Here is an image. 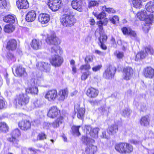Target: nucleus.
Masks as SVG:
<instances>
[{
	"label": "nucleus",
	"mask_w": 154,
	"mask_h": 154,
	"mask_svg": "<svg viewBox=\"0 0 154 154\" xmlns=\"http://www.w3.org/2000/svg\"><path fill=\"white\" fill-rule=\"evenodd\" d=\"M36 66L39 67L41 70H44L46 72L49 71L50 69V65L47 63L40 62L38 63V65H37Z\"/></svg>",
	"instance_id": "5701e85b"
},
{
	"label": "nucleus",
	"mask_w": 154,
	"mask_h": 154,
	"mask_svg": "<svg viewBox=\"0 0 154 154\" xmlns=\"http://www.w3.org/2000/svg\"><path fill=\"white\" fill-rule=\"evenodd\" d=\"M105 22H103L102 20L100 21H98L97 23V24L98 25V27H99V30L100 31V35H101V33H103V25H106V23H107V20L106 19L105 20ZM103 35V34L102 35Z\"/></svg>",
	"instance_id": "ea45409f"
},
{
	"label": "nucleus",
	"mask_w": 154,
	"mask_h": 154,
	"mask_svg": "<svg viewBox=\"0 0 154 154\" xmlns=\"http://www.w3.org/2000/svg\"><path fill=\"white\" fill-rule=\"evenodd\" d=\"M17 47V42L14 39L10 40L7 43L6 48L7 49L11 51L16 49Z\"/></svg>",
	"instance_id": "4be33fe9"
},
{
	"label": "nucleus",
	"mask_w": 154,
	"mask_h": 154,
	"mask_svg": "<svg viewBox=\"0 0 154 154\" xmlns=\"http://www.w3.org/2000/svg\"><path fill=\"white\" fill-rule=\"evenodd\" d=\"M58 39L56 35L54 34L47 36L46 42L48 44L53 45L51 49L52 53H56L60 48L58 45Z\"/></svg>",
	"instance_id": "f257e3e1"
},
{
	"label": "nucleus",
	"mask_w": 154,
	"mask_h": 154,
	"mask_svg": "<svg viewBox=\"0 0 154 154\" xmlns=\"http://www.w3.org/2000/svg\"><path fill=\"white\" fill-rule=\"evenodd\" d=\"M109 20L113 24H115L119 23V19L118 16H115L112 17H110Z\"/></svg>",
	"instance_id": "a18cd8bd"
},
{
	"label": "nucleus",
	"mask_w": 154,
	"mask_h": 154,
	"mask_svg": "<svg viewBox=\"0 0 154 154\" xmlns=\"http://www.w3.org/2000/svg\"><path fill=\"white\" fill-rule=\"evenodd\" d=\"M114 54L116 56L117 58L119 59L122 58L124 56L123 52L119 51H116L115 52Z\"/></svg>",
	"instance_id": "5fc2aeb1"
},
{
	"label": "nucleus",
	"mask_w": 154,
	"mask_h": 154,
	"mask_svg": "<svg viewBox=\"0 0 154 154\" xmlns=\"http://www.w3.org/2000/svg\"><path fill=\"white\" fill-rule=\"evenodd\" d=\"M118 130V125L115 124L109 127L107 131L109 134L112 135L116 133L117 132Z\"/></svg>",
	"instance_id": "c756f323"
},
{
	"label": "nucleus",
	"mask_w": 154,
	"mask_h": 154,
	"mask_svg": "<svg viewBox=\"0 0 154 154\" xmlns=\"http://www.w3.org/2000/svg\"><path fill=\"white\" fill-rule=\"evenodd\" d=\"M125 154L129 153L132 152L133 150V146L129 143H125Z\"/></svg>",
	"instance_id": "79ce46f5"
},
{
	"label": "nucleus",
	"mask_w": 154,
	"mask_h": 154,
	"mask_svg": "<svg viewBox=\"0 0 154 154\" xmlns=\"http://www.w3.org/2000/svg\"><path fill=\"white\" fill-rule=\"evenodd\" d=\"M8 128L4 122H0V132H6L8 131Z\"/></svg>",
	"instance_id": "4c0bfd02"
},
{
	"label": "nucleus",
	"mask_w": 154,
	"mask_h": 154,
	"mask_svg": "<svg viewBox=\"0 0 154 154\" xmlns=\"http://www.w3.org/2000/svg\"><path fill=\"white\" fill-rule=\"evenodd\" d=\"M7 6V2L6 0H0V8H6Z\"/></svg>",
	"instance_id": "8fccbe9b"
},
{
	"label": "nucleus",
	"mask_w": 154,
	"mask_h": 154,
	"mask_svg": "<svg viewBox=\"0 0 154 154\" xmlns=\"http://www.w3.org/2000/svg\"><path fill=\"white\" fill-rule=\"evenodd\" d=\"M130 110L126 108L123 110L122 115L125 117H128L130 115Z\"/></svg>",
	"instance_id": "3c124183"
},
{
	"label": "nucleus",
	"mask_w": 154,
	"mask_h": 154,
	"mask_svg": "<svg viewBox=\"0 0 154 154\" xmlns=\"http://www.w3.org/2000/svg\"><path fill=\"white\" fill-rule=\"evenodd\" d=\"M11 134V137L8 138V140L12 143V144L16 147H19L18 145L19 140L17 139L20 135V131L18 129H16L12 131Z\"/></svg>",
	"instance_id": "39448f33"
},
{
	"label": "nucleus",
	"mask_w": 154,
	"mask_h": 154,
	"mask_svg": "<svg viewBox=\"0 0 154 154\" xmlns=\"http://www.w3.org/2000/svg\"><path fill=\"white\" fill-rule=\"evenodd\" d=\"M75 111L78 112L77 117L79 119H82L85 113V109L83 108H79V107H77L76 108L75 106Z\"/></svg>",
	"instance_id": "c85d7f7f"
},
{
	"label": "nucleus",
	"mask_w": 154,
	"mask_h": 154,
	"mask_svg": "<svg viewBox=\"0 0 154 154\" xmlns=\"http://www.w3.org/2000/svg\"><path fill=\"white\" fill-rule=\"evenodd\" d=\"M7 57L9 59L13 60V61L15 60V59L13 55L11 53H8V54Z\"/></svg>",
	"instance_id": "680f3d73"
},
{
	"label": "nucleus",
	"mask_w": 154,
	"mask_h": 154,
	"mask_svg": "<svg viewBox=\"0 0 154 154\" xmlns=\"http://www.w3.org/2000/svg\"><path fill=\"white\" fill-rule=\"evenodd\" d=\"M60 22L63 26L68 27L73 26L75 23L73 17L68 14H63L60 19Z\"/></svg>",
	"instance_id": "7ed1b4c3"
},
{
	"label": "nucleus",
	"mask_w": 154,
	"mask_h": 154,
	"mask_svg": "<svg viewBox=\"0 0 154 154\" xmlns=\"http://www.w3.org/2000/svg\"><path fill=\"white\" fill-rule=\"evenodd\" d=\"M146 10L150 13H153L154 11V2L150 1L148 2L145 6Z\"/></svg>",
	"instance_id": "7c9ffc66"
},
{
	"label": "nucleus",
	"mask_w": 154,
	"mask_h": 154,
	"mask_svg": "<svg viewBox=\"0 0 154 154\" xmlns=\"http://www.w3.org/2000/svg\"><path fill=\"white\" fill-rule=\"evenodd\" d=\"M60 111L55 106H53L51 107L48 113V116L49 117L54 118L59 115Z\"/></svg>",
	"instance_id": "ddd939ff"
},
{
	"label": "nucleus",
	"mask_w": 154,
	"mask_h": 154,
	"mask_svg": "<svg viewBox=\"0 0 154 154\" xmlns=\"http://www.w3.org/2000/svg\"><path fill=\"white\" fill-rule=\"evenodd\" d=\"M91 74V72L89 71L83 73L81 76V79L82 80L85 81L88 78V76Z\"/></svg>",
	"instance_id": "c03bdc74"
},
{
	"label": "nucleus",
	"mask_w": 154,
	"mask_h": 154,
	"mask_svg": "<svg viewBox=\"0 0 154 154\" xmlns=\"http://www.w3.org/2000/svg\"><path fill=\"white\" fill-rule=\"evenodd\" d=\"M50 61L53 66L55 67L59 66H60L63 63V59L60 56L55 54L54 56L52 57Z\"/></svg>",
	"instance_id": "9b49d317"
},
{
	"label": "nucleus",
	"mask_w": 154,
	"mask_h": 154,
	"mask_svg": "<svg viewBox=\"0 0 154 154\" xmlns=\"http://www.w3.org/2000/svg\"><path fill=\"white\" fill-rule=\"evenodd\" d=\"M15 72L17 76H26L27 74L25 69L21 66H17L16 67Z\"/></svg>",
	"instance_id": "f3484780"
},
{
	"label": "nucleus",
	"mask_w": 154,
	"mask_h": 154,
	"mask_svg": "<svg viewBox=\"0 0 154 154\" xmlns=\"http://www.w3.org/2000/svg\"><path fill=\"white\" fill-rule=\"evenodd\" d=\"M150 118L148 116H144L141 118L140 121V124L141 126H147L149 125Z\"/></svg>",
	"instance_id": "cd10ccee"
},
{
	"label": "nucleus",
	"mask_w": 154,
	"mask_h": 154,
	"mask_svg": "<svg viewBox=\"0 0 154 154\" xmlns=\"http://www.w3.org/2000/svg\"><path fill=\"white\" fill-rule=\"evenodd\" d=\"M86 94L90 97L95 98L98 95V91L93 88H91L88 89Z\"/></svg>",
	"instance_id": "aec40b11"
},
{
	"label": "nucleus",
	"mask_w": 154,
	"mask_h": 154,
	"mask_svg": "<svg viewBox=\"0 0 154 154\" xmlns=\"http://www.w3.org/2000/svg\"><path fill=\"white\" fill-rule=\"evenodd\" d=\"M100 137L103 138L107 139V137L106 135V132L105 131L102 132V134L100 136Z\"/></svg>",
	"instance_id": "338daca9"
},
{
	"label": "nucleus",
	"mask_w": 154,
	"mask_h": 154,
	"mask_svg": "<svg viewBox=\"0 0 154 154\" xmlns=\"http://www.w3.org/2000/svg\"><path fill=\"white\" fill-rule=\"evenodd\" d=\"M57 96V93L56 90H50L47 92L45 96V98L49 101H52L54 100Z\"/></svg>",
	"instance_id": "f8f14e48"
},
{
	"label": "nucleus",
	"mask_w": 154,
	"mask_h": 154,
	"mask_svg": "<svg viewBox=\"0 0 154 154\" xmlns=\"http://www.w3.org/2000/svg\"><path fill=\"white\" fill-rule=\"evenodd\" d=\"M18 8L20 9H25L28 8L29 6L27 0H18L16 2Z\"/></svg>",
	"instance_id": "dca6fc26"
},
{
	"label": "nucleus",
	"mask_w": 154,
	"mask_h": 154,
	"mask_svg": "<svg viewBox=\"0 0 154 154\" xmlns=\"http://www.w3.org/2000/svg\"><path fill=\"white\" fill-rule=\"evenodd\" d=\"M102 66L101 65H98L93 67L92 68L93 71L96 72L99 71L101 68Z\"/></svg>",
	"instance_id": "13d9d810"
},
{
	"label": "nucleus",
	"mask_w": 154,
	"mask_h": 154,
	"mask_svg": "<svg viewBox=\"0 0 154 154\" xmlns=\"http://www.w3.org/2000/svg\"><path fill=\"white\" fill-rule=\"evenodd\" d=\"M103 9L104 10H105V11L109 13H114L115 12V10L112 8H106V7H105V8L104 9V7H103Z\"/></svg>",
	"instance_id": "6e6d98bb"
},
{
	"label": "nucleus",
	"mask_w": 154,
	"mask_h": 154,
	"mask_svg": "<svg viewBox=\"0 0 154 154\" xmlns=\"http://www.w3.org/2000/svg\"><path fill=\"white\" fill-rule=\"evenodd\" d=\"M152 13L149 14H147L146 15V21H149V23H151L152 21L153 20L154 18L153 14H152Z\"/></svg>",
	"instance_id": "de8ad7c7"
},
{
	"label": "nucleus",
	"mask_w": 154,
	"mask_h": 154,
	"mask_svg": "<svg viewBox=\"0 0 154 154\" xmlns=\"http://www.w3.org/2000/svg\"><path fill=\"white\" fill-rule=\"evenodd\" d=\"M72 8L79 12L82 11L84 5L82 0H73L71 5Z\"/></svg>",
	"instance_id": "9d476101"
},
{
	"label": "nucleus",
	"mask_w": 154,
	"mask_h": 154,
	"mask_svg": "<svg viewBox=\"0 0 154 154\" xmlns=\"http://www.w3.org/2000/svg\"><path fill=\"white\" fill-rule=\"evenodd\" d=\"M146 137L148 138H151L154 137V134L152 131H149L148 132Z\"/></svg>",
	"instance_id": "bf43d9fd"
},
{
	"label": "nucleus",
	"mask_w": 154,
	"mask_h": 154,
	"mask_svg": "<svg viewBox=\"0 0 154 154\" xmlns=\"http://www.w3.org/2000/svg\"><path fill=\"white\" fill-rule=\"evenodd\" d=\"M17 20L15 16L14 15H8L3 17V20L5 22L9 23L10 24L14 23Z\"/></svg>",
	"instance_id": "412c9836"
},
{
	"label": "nucleus",
	"mask_w": 154,
	"mask_h": 154,
	"mask_svg": "<svg viewBox=\"0 0 154 154\" xmlns=\"http://www.w3.org/2000/svg\"><path fill=\"white\" fill-rule=\"evenodd\" d=\"M26 92L31 94H37L38 92V89L36 87H29L26 89Z\"/></svg>",
	"instance_id": "473e14b6"
},
{
	"label": "nucleus",
	"mask_w": 154,
	"mask_h": 154,
	"mask_svg": "<svg viewBox=\"0 0 154 154\" xmlns=\"http://www.w3.org/2000/svg\"><path fill=\"white\" fill-rule=\"evenodd\" d=\"M58 3H61V1L60 0H49L48 3H53L54 4H57Z\"/></svg>",
	"instance_id": "0e129e2a"
},
{
	"label": "nucleus",
	"mask_w": 154,
	"mask_h": 154,
	"mask_svg": "<svg viewBox=\"0 0 154 154\" xmlns=\"http://www.w3.org/2000/svg\"><path fill=\"white\" fill-rule=\"evenodd\" d=\"M60 3H58L57 4L48 3V5L52 11H57L59 9L60 7Z\"/></svg>",
	"instance_id": "72a5a7b5"
},
{
	"label": "nucleus",
	"mask_w": 154,
	"mask_h": 154,
	"mask_svg": "<svg viewBox=\"0 0 154 154\" xmlns=\"http://www.w3.org/2000/svg\"><path fill=\"white\" fill-rule=\"evenodd\" d=\"M93 60V57L91 55L87 56L85 59V62L86 63L88 64V62H91Z\"/></svg>",
	"instance_id": "603ef678"
},
{
	"label": "nucleus",
	"mask_w": 154,
	"mask_h": 154,
	"mask_svg": "<svg viewBox=\"0 0 154 154\" xmlns=\"http://www.w3.org/2000/svg\"><path fill=\"white\" fill-rule=\"evenodd\" d=\"M122 73L123 79L127 81L129 80L132 76L133 70L131 67L128 66L123 69Z\"/></svg>",
	"instance_id": "1a4fd4ad"
},
{
	"label": "nucleus",
	"mask_w": 154,
	"mask_h": 154,
	"mask_svg": "<svg viewBox=\"0 0 154 154\" xmlns=\"http://www.w3.org/2000/svg\"><path fill=\"white\" fill-rule=\"evenodd\" d=\"M115 149L118 152L122 154V143H117L115 145Z\"/></svg>",
	"instance_id": "37998d69"
},
{
	"label": "nucleus",
	"mask_w": 154,
	"mask_h": 154,
	"mask_svg": "<svg viewBox=\"0 0 154 154\" xmlns=\"http://www.w3.org/2000/svg\"><path fill=\"white\" fill-rule=\"evenodd\" d=\"M125 143H122V154H125Z\"/></svg>",
	"instance_id": "774afa93"
},
{
	"label": "nucleus",
	"mask_w": 154,
	"mask_h": 154,
	"mask_svg": "<svg viewBox=\"0 0 154 154\" xmlns=\"http://www.w3.org/2000/svg\"><path fill=\"white\" fill-rule=\"evenodd\" d=\"M106 17V14L104 12H102L99 14L97 16V18L98 19H100L104 18Z\"/></svg>",
	"instance_id": "052dcab7"
},
{
	"label": "nucleus",
	"mask_w": 154,
	"mask_h": 154,
	"mask_svg": "<svg viewBox=\"0 0 154 154\" xmlns=\"http://www.w3.org/2000/svg\"><path fill=\"white\" fill-rule=\"evenodd\" d=\"M31 45L34 49L38 50L41 48L42 42L38 39H34L32 40Z\"/></svg>",
	"instance_id": "a878e982"
},
{
	"label": "nucleus",
	"mask_w": 154,
	"mask_h": 154,
	"mask_svg": "<svg viewBox=\"0 0 154 154\" xmlns=\"http://www.w3.org/2000/svg\"><path fill=\"white\" fill-rule=\"evenodd\" d=\"M16 105L18 106H25L29 101V97L26 94H20L17 96L15 99Z\"/></svg>",
	"instance_id": "20e7f679"
},
{
	"label": "nucleus",
	"mask_w": 154,
	"mask_h": 154,
	"mask_svg": "<svg viewBox=\"0 0 154 154\" xmlns=\"http://www.w3.org/2000/svg\"><path fill=\"white\" fill-rule=\"evenodd\" d=\"M116 69L115 67L109 66L103 73L104 78L107 79H112L114 77Z\"/></svg>",
	"instance_id": "0eeeda50"
},
{
	"label": "nucleus",
	"mask_w": 154,
	"mask_h": 154,
	"mask_svg": "<svg viewBox=\"0 0 154 154\" xmlns=\"http://www.w3.org/2000/svg\"><path fill=\"white\" fill-rule=\"evenodd\" d=\"M107 38V36L105 35H100V36L99 38L100 41L99 45H100L102 49L104 50L107 49V47L104 44V43L106 41Z\"/></svg>",
	"instance_id": "bb28decb"
},
{
	"label": "nucleus",
	"mask_w": 154,
	"mask_h": 154,
	"mask_svg": "<svg viewBox=\"0 0 154 154\" xmlns=\"http://www.w3.org/2000/svg\"><path fill=\"white\" fill-rule=\"evenodd\" d=\"M50 16L47 14H41L38 16L39 21L43 24L48 23L50 20Z\"/></svg>",
	"instance_id": "a211bd4d"
},
{
	"label": "nucleus",
	"mask_w": 154,
	"mask_h": 154,
	"mask_svg": "<svg viewBox=\"0 0 154 154\" xmlns=\"http://www.w3.org/2000/svg\"><path fill=\"white\" fill-rule=\"evenodd\" d=\"M63 117H60L53 123L52 124L53 127L54 128H57L59 126L60 124H61L63 121Z\"/></svg>",
	"instance_id": "58836bf2"
},
{
	"label": "nucleus",
	"mask_w": 154,
	"mask_h": 154,
	"mask_svg": "<svg viewBox=\"0 0 154 154\" xmlns=\"http://www.w3.org/2000/svg\"><path fill=\"white\" fill-rule=\"evenodd\" d=\"M130 142L131 143L134 144H137L139 143V141L133 139L130 140Z\"/></svg>",
	"instance_id": "69168bd1"
},
{
	"label": "nucleus",
	"mask_w": 154,
	"mask_h": 154,
	"mask_svg": "<svg viewBox=\"0 0 154 154\" xmlns=\"http://www.w3.org/2000/svg\"><path fill=\"white\" fill-rule=\"evenodd\" d=\"M122 30L124 34L130 35L134 39H136L137 34L136 32L131 28L124 27L122 29Z\"/></svg>",
	"instance_id": "4468645a"
},
{
	"label": "nucleus",
	"mask_w": 154,
	"mask_h": 154,
	"mask_svg": "<svg viewBox=\"0 0 154 154\" xmlns=\"http://www.w3.org/2000/svg\"><path fill=\"white\" fill-rule=\"evenodd\" d=\"M19 126L21 129L25 131L30 128L31 123L29 121H22L19 122Z\"/></svg>",
	"instance_id": "6ab92c4d"
},
{
	"label": "nucleus",
	"mask_w": 154,
	"mask_h": 154,
	"mask_svg": "<svg viewBox=\"0 0 154 154\" xmlns=\"http://www.w3.org/2000/svg\"><path fill=\"white\" fill-rule=\"evenodd\" d=\"M153 53V50L152 48L149 47L146 48L145 51H141L138 53L136 55L135 60L136 61H139L141 59L145 58L148 53L152 54Z\"/></svg>",
	"instance_id": "423d86ee"
},
{
	"label": "nucleus",
	"mask_w": 154,
	"mask_h": 154,
	"mask_svg": "<svg viewBox=\"0 0 154 154\" xmlns=\"http://www.w3.org/2000/svg\"><path fill=\"white\" fill-rule=\"evenodd\" d=\"M36 14L34 10L29 11L26 14V20L28 22H32L35 20L36 19Z\"/></svg>",
	"instance_id": "2eb2a0df"
},
{
	"label": "nucleus",
	"mask_w": 154,
	"mask_h": 154,
	"mask_svg": "<svg viewBox=\"0 0 154 154\" xmlns=\"http://www.w3.org/2000/svg\"><path fill=\"white\" fill-rule=\"evenodd\" d=\"M6 106V103L3 100L0 99V109Z\"/></svg>",
	"instance_id": "4d7b16f0"
},
{
	"label": "nucleus",
	"mask_w": 154,
	"mask_h": 154,
	"mask_svg": "<svg viewBox=\"0 0 154 154\" xmlns=\"http://www.w3.org/2000/svg\"><path fill=\"white\" fill-rule=\"evenodd\" d=\"M84 142L87 146L85 149V152L87 154H94L97 150V147L94 146L93 143L94 140L87 137H86L83 140Z\"/></svg>",
	"instance_id": "f03ea898"
},
{
	"label": "nucleus",
	"mask_w": 154,
	"mask_h": 154,
	"mask_svg": "<svg viewBox=\"0 0 154 154\" xmlns=\"http://www.w3.org/2000/svg\"><path fill=\"white\" fill-rule=\"evenodd\" d=\"M144 75L146 78H152L154 75V69L151 67H147L145 69Z\"/></svg>",
	"instance_id": "b1692460"
},
{
	"label": "nucleus",
	"mask_w": 154,
	"mask_h": 154,
	"mask_svg": "<svg viewBox=\"0 0 154 154\" xmlns=\"http://www.w3.org/2000/svg\"><path fill=\"white\" fill-rule=\"evenodd\" d=\"M80 127V126H73L71 128V129L73 134H74V135H75L78 136H80L81 134L80 132H79V129Z\"/></svg>",
	"instance_id": "c9c22d12"
},
{
	"label": "nucleus",
	"mask_w": 154,
	"mask_h": 154,
	"mask_svg": "<svg viewBox=\"0 0 154 154\" xmlns=\"http://www.w3.org/2000/svg\"><path fill=\"white\" fill-rule=\"evenodd\" d=\"M12 24H8L5 26L4 30L5 32L8 33H11L15 29V27Z\"/></svg>",
	"instance_id": "f704fd0d"
},
{
	"label": "nucleus",
	"mask_w": 154,
	"mask_h": 154,
	"mask_svg": "<svg viewBox=\"0 0 154 154\" xmlns=\"http://www.w3.org/2000/svg\"><path fill=\"white\" fill-rule=\"evenodd\" d=\"M147 14L146 11L143 10L138 13L137 16L140 20L143 21L146 18Z\"/></svg>",
	"instance_id": "2f4dec72"
},
{
	"label": "nucleus",
	"mask_w": 154,
	"mask_h": 154,
	"mask_svg": "<svg viewBox=\"0 0 154 154\" xmlns=\"http://www.w3.org/2000/svg\"><path fill=\"white\" fill-rule=\"evenodd\" d=\"M132 3L133 6L137 8H140L142 5L141 0H133Z\"/></svg>",
	"instance_id": "a19ab883"
},
{
	"label": "nucleus",
	"mask_w": 154,
	"mask_h": 154,
	"mask_svg": "<svg viewBox=\"0 0 154 154\" xmlns=\"http://www.w3.org/2000/svg\"><path fill=\"white\" fill-rule=\"evenodd\" d=\"M32 108L40 107L42 105V103L41 100L37 99H35L33 102Z\"/></svg>",
	"instance_id": "e433bc0d"
},
{
	"label": "nucleus",
	"mask_w": 154,
	"mask_h": 154,
	"mask_svg": "<svg viewBox=\"0 0 154 154\" xmlns=\"http://www.w3.org/2000/svg\"><path fill=\"white\" fill-rule=\"evenodd\" d=\"M68 92L65 90H60L57 94V97L59 101H63L67 96Z\"/></svg>",
	"instance_id": "393cba45"
},
{
	"label": "nucleus",
	"mask_w": 154,
	"mask_h": 154,
	"mask_svg": "<svg viewBox=\"0 0 154 154\" xmlns=\"http://www.w3.org/2000/svg\"><path fill=\"white\" fill-rule=\"evenodd\" d=\"M46 139V135L44 132L39 133L37 137V140H43Z\"/></svg>",
	"instance_id": "49530a36"
},
{
	"label": "nucleus",
	"mask_w": 154,
	"mask_h": 154,
	"mask_svg": "<svg viewBox=\"0 0 154 154\" xmlns=\"http://www.w3.org/2000/svg\"><path fill=\"white\" fill-rule=\"evenodd\" d=\"M109 108V107H107L106 106H104L103 107H101L100 109L103 113H106L108 111L107 110Z\"/></svg>",
	"instance_id": "e2e57ef3"
},
{
	"label": "nucleus",
	"mask_w": 154,
	"mask_h": 154,
	"mask_svg": "<svg viewBox=\"0 0 154 154\" xmlns=\"http://www.w3.org/2000/svg\"><path fill=\"white\" fill-rule=\"evenodd\" d=\"M98 3L96 1H91L89 3L88 7L91 8L92 7L97 6L98 5Z\"/></svg>",
	"instance_id": "864d4df0"
},
{
	"label": "nucleus",
	"mask_w": 154,
	"mask_h": 154,
	"mask_svg": "<svg viewBox=\"0 0 154 154\" xmlns=\"http://www.w3.org/2000/svg\"><path fill=\"white\" fill-rule=\"evenodd\" d=\"M90 69L91 66L90 65L87 63L85 64L82 65L80 68V69L81 70L85 69L87 71H88Z\"/></svg>",
	"instance_id": "09e8293b"
},
{
	"label": "nucleus",
	"mask_w": 154,
	"mask_h": 154,
	"mask_svg": "<svg viewBox=\"0 0 154 154\" xmlns=\"http://www.w3.org/2000/svg\"><path fill=\"white\" fill-rule=\"evenodd\" d=\"M85 129L87 135H90L91 137L94 138H97L98 137L99 128H95L92 129L90 126H85Z\"/></svg>",
	"instance_id": "6e6552de"
}]
</instances>
